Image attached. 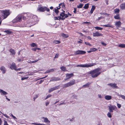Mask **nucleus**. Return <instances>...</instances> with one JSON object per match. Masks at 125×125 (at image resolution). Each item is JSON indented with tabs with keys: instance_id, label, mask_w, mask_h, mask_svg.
Returning a JSON list of instances; mask_svg holds the SVG:
<instances>
[{
	"instance_id": "nucleus-6",
	"label": "nucleus",
	"mask_w": 125,
	"mask_h": 125,
	"mask_svg": "<svg viewBox=\"0 0 125 125\" xmlns=\"http://www.w3.org/2000/svg\"><path fill=\"white\" fill-rule=\"evenodd\" d=\"M38 10L41 12H44L45 10L49 11L50 10L49 9L46 7H39Z\"/></svg>"
},
{
	"instance_id": "nucleus-22",
	"label": "nucleus",
	"mask_w": 125,
	"mask_h": 125,
	"mask_svg": "<svg viewBox=\"0 0 125 125\" xmlns=\"http://www.w3.org/2000/svg\"><path fill=\"white\" fill-rule=\"evenodd\" d=\"M114 18L116 19L120 20L121 19L119 17V14H116V16H114Z\"/></svg>"
},
{
	"instance_id": "nucleus-13",
	"label": "nucleus",
	"mask_w": 125,
	"mask_h": 125,
	"mask_svg": "<svg viewBox=\"0 0 125 125\" xmlns=\"http://www.w3.org/2000/svg\"><path fill=\"white\" fill-rule=\"evenodd\" d=\"M108 85H110L113 88H117L118 87L116 86V84L115 83H109L107 84Z\"/></svg>"
},
{
	"instance_id": "nucleus-47",
	"label": "nucleus",
	"mask_w": 125,
	"mask_h": 125,
	"mask_svg": "<svg viewBox=\"0 0 125 125\" xmlns=\"http://www.w3.org/2000/svg\"><path fill=\"white\" fill-rule=\"evenodd\" d=\"M40 60V59H38L37 60H35L34 61H32L31 63H33L36 62H37L38 61V60Z\"/></svg>"
},
{
	"instance_id": "nucleus-63",
	"label": "nucleus",
	"mask_w": 125,
	"mask_h": 125,
	"mask_svg": "<svg viewBox=\"0 0 125 125\" xmlns=\"http://www.w3.org/2000/svg\"><path fill=\"white\" fill-rule=\"evenodd\" d=\"M58 57V54H56L54 58H57Z\"/></svg>"
},
{
	"instance_id": "nucleus-7",
	"label": "nucleus",
	"mask_w": 125,
	"mask_h": 125,
	"mask_svg": "<svg viewBox=\"0 0 125 125\" xmlns=\"http://www.w3.org/2000/svg\"><path fill=\"white\" fill-rule=\"evenodd\" d=\"M86 53V52L82 50H78L75 52V55H77L79 54H84Z\"/></svg>"
},
{
	"instance_id": "nucleus-41",
	"label": "nucleus",
	"mask_w": 125,
	"mask_h": 125,
	"mask_svg": "<svg viewBox=\"0 0 125 125\" xmlns=\"http://www.w3.org/2000/svg\"><path fill=\"white\" fill-rule=\"evenodd\" d=\"M92 51V52L94 51H95L96 50H97V49L95 48H92L90 49Z\"/></svg>"
},
{
	"instance_id": "nucleus-32",
	"label": "nucleus",
	"mask_w": 125,
	"mask_h": 125,
	"mask_svg": "<svg viewBox=\"0 0 125 125\" xmlns=\"http://www.w3.org/2000/svg\"><path fill=\"white\" fill-rule=\"evenodd\" d=\"M89 4H85L84 6L83 7V8L85 9H88L89 7Z\"/></svg>"
},
{
	"instance_id": "nucleus-43",
	"label": "nucleus",
	"mask_w": 125,
	"mask_h": 125,
	"mask_svg": "<svg viewBox=\"0 0 125 125\" xmlns=\"http://www.w3.org/2000/svg\"><path fill=\"white\" fill-rule=\"evenodd\" d=\"M55 90L54 89V88L53 87L52 88H51L49 90L50 92H52V91H53Z\"/></svg>"
},
{
	"instance_id": "nucleus-50",
	"label": "nucleus",
	"mask_w": 125,
	"mask_h": 125,
	"mask_svg": "<svg viewBox=\"0 0 125 125\" xmlns=\"http://www.w3.org/2000/svg\"><path fill=\"white\" fill-rule=\"evenodd\" d=\"M117 106L119 108H120L121 107V105L119 104H117Z\"/></svg>"
},
{
	"instance_id": "nucleus-36",
	"label": "nucleus",
	"mask_w": 125,
	"mask_h": 125,
	"mask_svg": "<svg viewBox=\"0 0 125 125\" xmlns=\"http://www.w3.org/2000/svg\"><path fill=\"white\" fill-rule=\"evenodd\" d=\"M61 16H59L57 17L58 18V20H64V19H65V18H61Z\"/></svg>"
},
{
	"instance_id": "nucleus-48",
	"label": "nucleus",
	"mask_w": 125,
	"mask_h": 125,
	"mask_svg": "<svg viewBox=\"0 0 125 125\" xmlns=\"http://www.w3.org/2000/svg\"><path fill=\"white\" fill-rule=\"evenodd\" d=\"M3 125H9L7 123V122L6 121H4V123Z\"/></svg>"
},
{
	"instance_id": "nucleus-15",
	"label": "nucleus",
	"mask_w": 125,
	"mask_h": 125,
	"mask_svg": "<svg viewBox=\"0 0 125 125\" xmlns=\"http://www.w3.org/2000/svg\"><path fill=\"white\" fill-rule=\"evenodd\" d=\"M42 118L44 120V122L46 123L48 122L49 123H50V121L48 120V119L47 117H43Z\"/></svg>"
},
{
	"instance_id": "nucleus-64",
	"label": "nucleus",
	"mask_w": 125,
	"mask_h": 125,
	"mask_svg": "<svg viewBox=\"0 0 125 125\" xmlns=\"http://www.w3.org/2000/svg\"><path fill=\"white\" fill-rule=\"evenodd\" d=\"M43 81V80H41L40 81V82L39 83V84H41Z\"/></svg>"
},
{
	"instance_id": "nucleus-44",
	"label": "nucleus",
	"mask_w": 125,
	"mask_h": 125,
	"mask_svg": "<svg viewBox=\"0 0 125 125\" xmlns=\"http://www.w3.org/2000/svg\"><path fill=\"white\" fill-rule=\"evenodd\" d=\"M100 14L101 15H109V14H107V13H102V12H101V13H100Z\"/></svg>"
},
{
	"instance_id": "nucleus-33",
	"label": "nucleus",
	"mask_w": 125,
	"mask_h": 125,
	"mask_svg": "<svg viewBox=\"0 0 125 125\" xmlns=\"http://www.w3.org/2000/svg\"><path fill=\"white\" fill-rule=\"evenodd\" d=\"M83 5V4L80 3V4L79 5L77 6V7L78 8H82Z\"/></svg>"
},
{
	"instance_id": "nucleus-3",
	"label": "nucleus",
	"mask_w": 125,
	"mask_h": 125,
	"mask_svg": "<svg viewBox=\"0 0 125 125\" xmlns=\"http://www.w3.org/2000/svg\"><path fill=\"white\" fill-rule=\"evenodd\" d=\"M75 80H72L69 83L64 84L63 87L67 88L74 84L75 83Z\"/></svg>"
},
{
	"instance_id": "nucleus-38",
	"label": "nucleus",
	"mask_w": 125,
	"mask_h": 125,
	"mask_svg": "<svg viewBox=\"0 0 125 125\" xmlns=\"http://www.w3.org/2000/svg\"><path fill=\"white\" fill-rule=\"evenodd\" d=\"M60 69H61L63 71H65V68L64 66H62L60 67Z\"/></svg>"
},
{
	"instance_id": "nucleus-11",
	"label": "nucleus",
	"mask_w": 125,
	"mask_h": 125,
	"mask_svg": "<svg viewBox=\"0 0 125 125\" xmlns=\"http://www.w3.org/2000/svg\"><path fill=\"white\" fill-rule=\"evenodd\" d=\"M108 107L110 112V113L113 112V110L115 109V107L111 105L110 106H108Z\"/></svg>"
},
{
	"instance_id": "nucleus-45",
	"label": "nucleus",
	"mask_w": 125,
	"mask_h": 125,
	"mask_svg": "<svg viewBox=\"0 0 125 125\" xmlns=\"http://www.w3.org/2000/svg\"><path fill=\"white\" fill-rule=\"evenodd\" d=\"M52 96L50 94H49L48 95L46 96V97L45 99H46L48 98H49L50 97H51Z\"/></svg>"
},
{
	"instance_id": "nucleus-4",
	"label": "nucleus",
	"mask_w": 125,
	"mask_h": 125,
	"mask_svg": "<svg viewBox=\"0 0 125 125\" xmlns=\"http://www.w3.org/2000/svg\"><path fill=\"white\" fill-rule=\"evenodd\" d=\"M96 64L95 63H91L89 64H82L81 65H77L76 66L77 67H91Z\"/></svg>"
},
{
	"instance_id": "nucleus-56",
	"label": "nucleus",
	"mask_w": 125,
	"mask_h": 125,
	"mask_svg": "<svg viewBox=\"0 0 125 125\" xmlns=\"http://www.w3.org/2000/svg\"><path fill=\"white\" fill-rule=\"evenodd\" d=\"M35 97L33 99L34 100V101H35V99H36L37 97H38V95L37 94H36L35 95Z\"/></svg>"
},
{
	"instance_id": "nucleus-25",
	"label": "nucleus",
	"mask_w": 125,
	"mask_h": 125,
	"mask_svg": "<svg viewBox=\"0 0 125 125\" xmlns=\"http://www.w3.org/2000/svg\"><path fill=\"white\" fill-rule=\"evenodd\" d=\"M103 26L104 27H110L112 28V26L110 25L109 24H108L107 25H104Z\"/></svg>"
},
{
	"instance_id": "nucleus-55",
	"label": "nucleus",
	"mask_w": 125,
	"mask_h": 125,
	"mask_svg": "<svg viewBox=\"0 0 125 125\" xmlns=\"http://www.w3.org/2000/svg\"><path fill=\"white\" fill-rule=\"evenodd\" d=\"M11 116L13 117V118L14 119H16V118L15 117L13 116L12 114H11Z\"/></svg>"
},
{
	"instance_id": "nucleus-46",
	"label": "nucleus",
	"mask_w": 125,
	"mask_h": 125,
	"mask_svg": "<svg viewBox=\"0 0 125 125\" xmlns=\"http://www.w3.org/2000/svg\"><path fill=\"white\" fill-rule=\"evenodd\" d=\"M59 85L57 86H55L54 87H53V88H54V90H56L58 89L59 88Z\"/></svg>"
},
{
	"instance_id": "nucleus-54",
	"label": "nucleus",
	"mask_w": 125,
	"mask_h": 125,
	"mask_svg": "<svg viewBox=\"0 0 125 125\" xmlns=\"http://www.w3.org/2000/svg\"><path fill=\"white\" fill-rule=\"evenodd\" d=\"M32 124L36 125H39V123H32Z\"/></svg>"
},
{
	"instance_id": "nucleus-29",
	"label": "nucleus",
	"mask_w": 125,
	"mask_h": 125,
	"mask_svg": "<svg viewBox=\"0 0 125 125\" xmlns=\"http://www.w3.org/2000/svg\"><path fill=\"white\" fill-rule=\"evenodd\" d=\"M94 28L96 30H101L103 29V28L98 27H95Z\"/></svg>"
},
{
	"instance_id": "nucleus-59",
	"label": "nucleus",
	"mask_w": 125,
	"mask_h": 125,
	"mask_svg": "<svg viewBox=\"0 0 125 125\" xmlns=\"http://www.w3.org/2000/svg\"><path fill=\"white\" fill-rule=\"evenodd\" d=\"M54 19L55 20H58V18L57 17H54Z\"/></svg>"
},
{
	"instance_id": "nucleus-34",
	"label": "nucleus",
	"mask_w": 125,
	"mask_h": 125,
	"mask_svg": "<svg viewBox=\"0 0 125 125\" xmlns=\"http://www.w3.org/2000/svg\"><path fill=\"white\" fill-rule=\"evenodd\" d=\"M31 46L32 47H37V45L35 43H32L31 44Z\"/></svg>"
},
{
	"instance_id": "nucleus-18",
	"label": "nucleus",
	"mask_w": 125,
	"mask_h": 125,
	"mask_svg": "<svg viewBox=\"0 0 125 125\" xmlns=\"http://www.w3.org/2000/svg\"><path fill=\"white\" fill-rule=\"evenodd\" d=\"M0 92L1 94H2L3 95H5L8 94L7 92L1 89L0 90Z\"/></svg>"
},
{
	"instance_id": "nucleus-49",
	"label": "nucleus",
	"mask_w": 125,
	"mask_h": 125,
	"mask_svg": "<svg viewBox=\"0 0 125 125\" xmlns=\"http://www.w3.org/2000/svg\"><path fill=\"white\" fill-rule=\"evenodd\" d=\"M101 43L104 46H106V43H104L103 42H101Z\"/></svg>"
},
{
	"instance_id": "nucleus-62",
	"label": "nucleus",
	"mask_w": 125,
	"mask_h": 125,
	"mask_svg": "<svg viewBox=\"0 0 125 125\" xmlns=\"http://www.w3.org/2000/svg\"><path fill=\"white\" fill-rule=\"evenodd\" d=\"M62 4H63V5H62V7L65 8V5L64 4L63 2Z\"/></svg>"
},
{
	"instance_id": "nucleus-2",
	"label": "nucleus",
	"mask_w": 125,
	"mask_h": 125,
	"mask_svg": "<svg viewBox=\"0 0 125 125\" xmlns=\"http://www.w3.org/2000/svg\"><path fill=\"white\" fill-rule=\"evenodd\" d=\"M22 19L23 20L26 19V18L23 15H21L19 16H17L13 21L14 22H17L18 21H20Z\"/></svg>"
},
{
	"instance_id": "nucleus-27",
	"label": "nucleus",
	"mask_w": 125,
	"mask_h": 125,
	"mask_svg": "<svg viewBox=\"0 0 125 125\" xmlns=\"http://www.w3.org/2000/svg\"><path fill=\"white\" fill-rule=\"evenodd\" d=\"M53 43L55 44H59L60 43V41L58 40H55L53 41Z\"/></svg>"
},
{
	"instance_id": "nucleus-28",
	"label": "nucleus",
	"mask_w": 125,
	"mask_h": 125,
	"mask_svg": "<svg viewBox=\"0 0 125 125\" xmlns=\"http://www.w3.org/2000/svg\"><path fill=\"white\" fill-rule=\"evenodd\" d=\"M91 83H90L89 82L88 83H87L85 85H83V87H89V85L91 84Z\"/></svg>"
},
{
	"instance_id": "nucleus-8",
	"label": "nucleus",
	"mask_w": 125,
	"mask_h": 125,
	"mask_svg": "<svg viewBox=\"0 0 125 125\" xmlns=\"http://www.w3.org/2000/svg\"><path fill=\"white\" fill-rule=\"evenodd\" d=\"M74 74L73 73L70 74L67 73L66 74V78L64 79L65 80H66L71 78V77L73 76Z\"/></svg>"
},
{
	"instance_id": "nucleus-19",
	"label": "nucleus",
	"mask_w": 125,
	"mask_h": 125,
	"mask_svg": "<svg viewBox=\"0 0 125 125\" xmlns=\"http://www.w3.org/2000/svg\"><path fill=\"white\" fill-rule=\"evenodd\" d=\"M121 22L120 21H119L116 22L115 24V25L117 26L118 27H119L121 26Z\"/></svg>"
},
{
	"instance_id": "nucleus-9",
	"label": "nucleus",
	"mask_w": 125,
	"mask_h": 125,
	"mask_svg": "<svg viewBox=\"0 0 125 125\" xmlns=\"http://www.w3.org/2000/svg\"><path fill=\"white\" fill-rule=\"evenodd\" d=\"M93 35L94 37H99L100 36H103V34L99 33L97 31L95 33H93Z\"/></svg>"
},
{
	"instance_id": "nucleus-52",
	"label": "nucleus",
	"mask_w": 125,
	"mask_h": 125,
	"mask_svg": "<svg viewBox=\"0 0 125 125\" xmlns=\"http://www.w3.org/2000/svg\"><path fill=\"white\" fill-rule=\"evenodd\" d=\"M74 10L73 11V12L75 13L76 14V8H74Z\"/></svg>"
},
{
	"instance_id": "nucleus-61",
	"label": "nucleus",
	"mask_w": 125,
	"mask_h": 125,
	"mask_svg": "<svg viewBox=\"0 0 125 125\" xmlns=\"http://www.w3.org/2000/svg\"><path fill=\"white\" fill-rule=\"evenodd\" d=\"M77 96L75 95H74L73 96V98H75L76 99H77L76 98V97H77Z\"/></svg>"
},
{
	"instance_id": "nucleus-57",
	"label": "nucleus",
	"mask_w": 125,
	"mask_h": 125,
	"mask_svg": "<svg viewBox=\"0 0 125 125\" xmlns=\"http://www.w3.org/2000/svg\"><path fill=\"white\" fill-rule=\"evenodd\" d=\"M31 50H33L34 51H36V48H32Z\"/></svg>"
},
{
	"instance_id": "nucleus-40",
	"label": "nucleus",
	"mask_w": 125,
	"mask_h": 125,
	"mask_svg": "<svg viewBox=\"0 0 125 125\" xmlns=\"http://www.w3.org/2000/svg\"><path fill=\"white\" fill-rule=\"evenodd\" d=\"M107 116L109 118H111L112 117V115L111 114L110 112H108L107 114Z\"/></svg>"
},
{
	"instance_id": "nucleus-58",
	"label": "nucleus",
	"mask_w": 125,
	"mask_h": 125,
	"mask_svg": "<svg viewBox=\"0 0 125 125\" xmlns=\"http://www.w3.org/2000/svg\"><path fill=\"white\" fill-rule=\"evenodd\" d=\"M83 23L86 24H88L90 23V22H84Z\"/></svg>"
},
{
	"instance_id": "nucleus-1",
	"label": "nucleus",
	"mask_w": 125,
	"mask_h": 125,
	"mask_svg": "<svg viewBox=\"0 0 125 125\" xmlns=\"http://www.w3.org/2000/svg\"><path fill=\"white\" fill-rule=\"evenodd\" d=\"M100 70V69L98 68L88 72V74H91L93 78L97 77L101 73V72H98Z\"/></svg>"
},
{
	"instance_id": "nucleus-42",
	"label": "nucleus",
	"mask_w": 125,
	"mask_h": 125,
	"mask_svg": "<svg viewBox=\"0 0 125 125\" xmlns=\"http://www.w3.org/2000/svg\"><path fill=\"white\" fill-rule=\"evenodd\" d=\"M85 44L87 45H89L90 46H91L92 45L90 44L89 42H85Z\"/></svg>"
},
{
	"instance_id": "nucleus-35",
	"label": "nucleus",
	"mask_w": 125,
	"mask_h": 125,
	"mask_svg": "<svg viewBox=\"0 0 125 125\" xmlns=\"http://www.w3.org/2000/svg\"><path fill=\"white\" fill-rule=\"evenodd\" d=\"M65 13L64 12H62L60 14V16H61L62 18H63V17H64Z\"/></svg>"
},
{
	"instance_id": "nucleus-12",
	"label": "nucleus",
	"mask_w": 125,
	"mask_h": 125,
	"mask_svg": "<svg viewBox=\"0 0 125 125\" xmlns=\"http://www.w3.org/2000/svg\"><path fill=\"white\" fill-rule=\"evenodd\" d=\"M60 80L61 79L59 77H54L51 78V79L50 80V81H57Z\"/></svg>"
},
{
	"instance_id": "nucleus-26",
	"label": "nucleus",
	"mask_w": 125,
	"mask_h": 125,
	"mask_svg": "<svg viewBox=\"0 0 125 125\" xmlns=\"http://www.w3.org/2000/svg\"><path fill=\"white\" fill-rule=\"evenodd\" d=\"M4 32L7 33L8 34H10L12 33V32L11 31L9 30L5 31Z\"/></svg>"
},
{
	"instance_id": "nucleus-5",
	"label": "nucleus",
	"mask_w": 125,
	"mask_h": 125,
	"mask_svg": "<svg viewBox=\"0 0 125 125\" xmlns=\"http://www.w3.org/2000/svg\"><path fill=\"white\" fill-rule=\"evenodd\" d=\"M2 13L3 14V16L4 18H3L4 19L6 18L10 14L9 10H7L3 11Z\"/></svg>"
},
{
	"instance_id": "nucleus-14",
	"label": "nucleus",
	"mask_w": 125,
	"mask_h": 125,
	"mask_svg": "<svg viewBox=\"0 0 125 125\" xmlns=\"http://www.w3.org/2000/svg\"><path fill=\"white\" fill-rule=\"evenodd\" d=\"M0 70L2 71V73L3 74L5 73L6 71L5 68L3 66H1L0 68Z\"/></svg>"
},
{
	"instance_id": "nucleus-30",
	"label": "nucleus",
	"mask_w": 125,
	"mask_h": 125,
	"mask_svg": "<svg viewBox=\"0 0 125 125\" xmlns=\"http://www.w3.org/2000/svg\"><path fill=\"white\" fill-rule=\"evenodd\" d=\"M125 44H121L119 45V47L121 48H125Z\"/></svg>"
},
{
	"instance_id": "nucleus-51",
	"label": "nucleus",
	"mask_w": 125,
	"mask_h": 125,
	"mask_svg": "<svg viewBox=\"0 0 125 125\" xmlns=\"http://www.w3.org/2000/svg\"><path fill=\"white\" fill-rule=\"evenodd\" d=\"M28 78V77H23V78H22L21 79V80H24L25 79H27Z\"/></svg>"
},
{
	"instance_id": "nucleus-39",
	"label": "nucleus",
	"mask_w": 125,
	"mask_h": 125,
	"mask_svg": "<svg viewBox=\"0 0 125 125\" xmlns=\"http://www.w3.org/2000/svg\"><path fill=\"white\" fill-rule=\"evenodd\" d=\"M118 96L122 97L123 99L125 100V96L122 95H118Z\"/></svg>"
},
{
	"instance_id": "nucleus-53",
	"label": "nucleus",
	"mask_w": 125,
	"mask_h": 125,
	"mask_svg": "<svg viewBox=\"0 0 125 125\" xmlns=\"http://www.w3.org/2000/svg\"><path fill=\"white\" fill-rule=\"evenodd\" d=\"M104 18L103 17H99L98 18V19H97V20L99 21V20L100 19H103Z\"/></svg>"
},
{
	"instance_id": "nucleus-10",
	"label": "nucleus",
	"mask_w": 125,
	"mask_h": 125,
	"mask_svg": "<svg viewBox=\"0 0 125 125\" xmlns=\"http://www.w3.org/2000/svg\"><path fill=\"white\" fill-rule=\"evenodd\" d=\"M16 66L15 64V63L13 62L11 64V66L10 67V68L12 69V67L15 70H16L17 69L16 68Z\"/></svg>"
},
{
	"instance_id": "nucleus-37",
	"label": "nucleus",
	"mask_w": 125,
	"mask_h": 125,
	"mask_svg": "<svg viewBox=\"0 0 125 125\" xmlns=\"http://www.w3.org/2000/svg\"><path fill=\"white\" fill-rule=\"evenodd\" d=\"M54 11L56 15H58L59 12V11L56 9H55L54 10Z\"/></svg>"
},
{
	"instance_id": "nucleus-20",
	"label": "nucleus",
	"mask_w": 125,
	"mask_h": 125,
	"mask_svg": "<svg viewBox=\"0 0 125 125\" xmlns=\"http://www.w3.org/2000/svg\"><path fill=\"white\" fill-rule=\"evenodd\" d=\"M95 6L94 5H93L92 6V8L90 11V13L91 14L92 13L93 11L95 10Z\"/></svg>"
},
{
	"instance_id": "nucleus-60",
	"label": "nucleus",
	"mask_w": 125,
	"mask_h": 125,
	"mask_svg": "<svg viewBox=\"0 0 125 125\" xmlns=\"http://www.w3.org/2000/svg\"><path fill=\"white\" fill-rule=\"evenodd\" d=\"M17 61H18L20 62L21 61H23V60H22L21 59H17Z\"/></svg>"
},
{
	"instance_id": "nucleus-21",
	"label": "nucleus",
	"mask_w": 125,
	"mask_h": 125,
	"mask_svg": "<svg viewBox=\"0 0 125 125\" xmlns=\"http://www.w3.org/2000/svg\"><path fill=\"white\" fill-rule=\"evenodd\" d=\"M54 71V69H52L49 70H47L46 72H45V73H50L51 72H53Z\"/></svg>"
},
{
	"instance_id": "nucleus-24",
	"label": "nucleus",
	"mask_w": 125,
	"mask_h": 125,
	"mask_svg": "<svg viewBox=\"0 0 125 125\" xmlns=\"http://www.w3.org/2000/svg\"><path fill=\"white\" fill-rule=\"evenodd\" d=\"M10 52L12 54L15 55V52L14 50L12 49H10Z\"/></svg>"
},
{
	"instance_id": "nucleus-31",
	"label": "nucleus",
	"mask_w": 125,
	"mask_h": 125,
	"mask_svg": "<svg viewBox=\"0 0 125 125\" xmlns=\"http://www.w3.org/2000/svg\"><path fill=\"white\" fill-rule=\"evenodd\" d=\"M62 36L65 38H67L68 37V35H66L63 33H62Z\"/></svg>"
},
{
	"instance_id": "nucleus-23",
	"label": "nucleus",
	"mask_w": 125,
	"mask_h": 125,
	"mask_svg": "<svg viewBox=\"0 0 125 125\" xmlns=\"http://www.w3.org/2000/svg\"><path fill=\"white\" fill-rule=\"evenodd\" d=\"M114 11L115 12L114 13L118 14L119 13L120 11V10L119 9H116L114 10Z\"/></svg>"
},
{
	"instance_id": "nucleus-17",
	"label": "nucleus",
	"mask_w": 125,
	"mask_h": 125,
	"mask_svg": "<svg viewBox=\"0 0 125 125\" xmlns=\"http://www.w3.org/2000/svg\"><path fill=\"white\" fill-rule=\"evenodd\" d=\"M121 9L122 10L125 9V2L122 3L120 6Z\"/></svg>"
},
{
	"instance_id": "nucleus-16",
	"label": "nucleus",
	"mask_w": 125,
	"mask_h": 125,
	"mask_svg": "<svg viewBox=\"0 0 125 125\" xmlns=\"http://www.w3.org/2000/svg\"><path fill=\"white\" fill-rule=\"evenodd\" d=\"M105 98L106 100H109L111 99L112 97L110 95H106L105 96Z\"/></svg>"
}]
</instances>
